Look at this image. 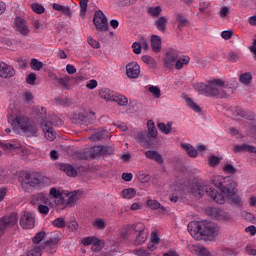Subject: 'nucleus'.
Returning a JSON list of instances; mask_svg holds the SVG:
<instances>
[{
    "mask_svg": "<svg viewBox=\"0 0 256 256\" xmlns=\"http://www.w3.org/2000/svg\"><path fill=\"white\" fill-rule=\"evenodd\" d=\"M32 205H50L51 200L49 199V195L45 192H39L34 194L31 199Z\"/></svg>",
    "mask_w": 256,
    "mask_h": 256,
    "instance_id": "f3484780",
    "label": "nucleus"
},
{
    "mask_svg": "<svg viewBox=\"0 0 256 256\" xmlns=\"http://www.w3.org/2000/svg\"><path fill=\"white\" fill-rule=\"evenodd\" d=\"M50 195L54 197L57 200V204L61 203V198H63V194H61V191L57 190L56 188L50 189Z\"/></svg>",
    "mask_w": 256,
    "mask_h": 256,
    "instance_id": "09e8293b",
    "label": "nucleus"
},
{
    "mask_svg": "<svg viewBox=\"0 0 256 256\" xmlns=\"http://www.w3.org/2000/svg\"><path fill=\"white\" fill-rule=\"evenodd\" d=\"M148 91H150L154 97V99H160L161 98V89L157 86H150L148 88Z\"/></svg>",
    "mask_w": 256,
    "mask_h": 256,
    "instance_id": "de8ad7c7",
    "label": "nucleus"
},
{
    "mask_svg": "<svg viewBox=\"0 0 256 256\" xmlns=\"http://www.w3.org/2000/svg\"><path fill=\"white\" fill-rule=\"evenodd\" d=\"M178 59H179V51L173 48L169 49L166 52V55L164 57V67H166V69H173Z\"/></svg>",
    "mask_w": 256,
    "mask_h": 256,
    "instance_id": "9d476101",
    "label": "nucleus"
},
{
    "mask_svg": "<svg viewBox=\"0 0 256 256\" xmlns=\"http://www.w3.org/2000/svg\"><path fill=\"white\" fill-rule=\"evenodd\" d=\"M93 23L97 31H109V22L107 21V16H105L103 11L98 10L95 12L93 17Z\"/></svg>",
    "mask_w": 256,
    "mask_h": 256,
    "instance_id": "0eeeda50",
    "label": "nucleus"
},
{
    "mask_svg": "<svg viewBox=\"0 0 256 256\" xmlns=\"http://www.w3.org/2000/svg\"><path fill=\"white\" fill-rule=\"evenodd\" d=\"M7 119L12 130L18 135H25L26 137L36 135L37 126H35V123H33L31 119H29V117L18 108L9 107Z\"/></svg>",
    "mask_w": 256,
    "mask_h": 256,
    "instance_id": "f03ea898",
    "label": "nucleus"
},
{
    "mask_svg": "<svg viewBox=\"0 0 256 256\" xmlns=\"http://www.w3.org/2000/svg\"><path fill=\"white\" fill-rule=\"evenodd\" d=\"M92 227L94 229H99L100 231H103V229L107 227V223H105V219L97 218L92 222Z\"/></svg>",
    "mask_w": 256,
    "mask_h": 256,
    "instance_id": "e433bc0d",
    "label": "nucleus"
},
{
    "mask_svg": "<svg viewBox=\"0 0 256 256\" xmlns=\"http://www.w3.org/2000/svg\"><path fill=\"white\" fill-rule=\"evenodd\" d=\"M34 112L36 113L38 119H40L41 123L47 121V108L43 106H36L34 107Z\"/></svg>",
    "mask_w": 256,
    "mask_h": 256,
    "instance_id": "bb28decb",
    "label": "nucleus"
},
{
    "mask_svg": "<svg viewBox=\"0 0 256 256\" xmlns=\"http://www.w3.org/2000/svg\"><path fill=\"white\" fill-rule=\"evenodd\" d=\"M167 23V18L165 16H160L154 22V25L156 26L158 31H160L161 33H165V31H167Z\"/></svg>",
    "mask_w": 256,
    "mask_h": 256,
    "instance_id": "393cba45",
    "label": "nucleus"
},
{
    "mask_svg": "<svg viewBox=\"0 0 256 256\" xmlns=\"http://www.w3.org/2000/svg\"><path fill=\"white\" fill-rule=\"evenodd\" d=\"M224 171L226 172V173H231V174H233V173H236V169H235V167L233 166V165H231V164H226L225 166H224Z\"/></svg>",
    "mask_w": 256,
    "mask_h": 256,
    "instance_id": "338daca9",
    "label": "nucleus"
},
{
    "mask_svg": "<svg viewBox=\"0 0 256 256\" xmlns=\"http://www.w3.org/2000/svg\"><path fill=\"white\" fill-rule=\"evenodd\" d=\"M137 195V190L134 188H126L122 190L123 199H133Z\"/></svg>",
    "mask_w": 256,
    "mask_h": 256,
    "instance_id": "58836bf2",
    "label": "nucleus"
},
{
    "mask_svg": "<svg viewBox=\"0 0 256 256\" xmlns=\"http://www.w3.org/2000/svg\"><path fill=\"white\" fill-rule=\"evenodd\" d=\"M211 181L215 187L220 189L221 193L201 183H197L192 188V193H197L199 197H203V195L207 193L209 197L213 199V201L218 203V205L225 204V197L230 199L234 205H241V198L237 195V183L233 179L216 175L212 177Z\"/></svg>",
    "mask_w": 256,
    "mask_h": 256,
    "instance_id": "f257e3e1",
    "label": "nucleus"
},
{
    "mask_svg": "<svg viewBox=\"0 0 256 256\" xmlns=\"http://www.w3.org/2000/svg\"><path fill=\"white\" fill-rule=\"evenodd\" d=\"M59 246V237L54 236L46 241L45 249L48 253H55L57 251V247Z\"/></svg>",
    "mask_w": 256,
    "mask_h": 256,
    "instance_id": "5701e85b",
    "label": "nucleus"
},
{
    "mask_svg": "<svg viewBox=\"0 0 256 256\" xmlns=\"http://www.w3.org/2000/svg\"><path fill=\"white\" fill-rule=\"evenodd\" d=\"M36 80L37 75L35 73H30L26 78V83H28V85H35Z\"/></svg>",
    "mask_w": 256,
    "mask_h": 256,
    "instance_id": "13d9d810",
    "label": "nucleus"
},
{
    "mask_svg": "<svg viewBox=\"0 0 256 256\" xmlns=\"http://www.w3.org/2000/svg\"><path fill=\"white\" fill-rule=\"evenodd\" d=\"M221 159L215 155H212L208 158V165L210 167H215L216 165H219Z\"/></svg>",
    "mask_w": 256,
    "mask_h": 256,
    "instance_id": "5fc2aeb1",
    "label": "nucleus"
},
{
    "mask_svg": "<svg viewBox=\"0 0 256 256\" xmlns=\"http://www.w3.org/2000/svg\"><path fill=\"white\" fill-rule=\"evenodd\" d=\"M222 39H225V41H228V39H231L233 37V31L231 30H224L221 32Z\"/></svg>",
    "mask_w": 256,
    "mask_h": 256,
    "instance_id": "e2e57ef3",
    "label": "nucleus"
},
{
    "mask_svg": "<svg viewBox=\"0 0 256 256\" xmlns=\"http://www.w3.org/2000/svg\"><path fill=\"white\" fill-rule=\"evenodd\" d=\"M142 61H143V63L148 65V67H150V69H155V67H157V61L155 60V58H153L149 55L142 56Z\"/></svg>",
    "mask_w": 256,
    "mask_h": 256,
    "instance_id": "c9c22d12",
    "label": "nucleus"
},
{
    "mask_svg": "<svg viewBox=\"0 0 256 256\" xmlns=\"http://www.w3.org/2000/svg\"><path fill=\"white\" fill-rule=\"evenodd\" d=\"M223 87H225V82L221 79L211 80L208 84L203 82L194 84L195 91H198L199 95H205V97H223L225 95Z\"/></svg>",
    "mask_w": 256,
    "mask_h": 256,
    "instance_id": "20e7f679",
    "label": "nucleus"
},
{
    "mask_svg": "<svg viewBox=\"0 0 256 256\" xmlns=\"http://www.w3.org/2000/svg\"><path fill=\"white\" fill-rule=\"evenodd\" d=\"M147 126H148V135H150V137L155 139L158 135V132H157V128L155 127V123L153 122V120H149L147 122Z\"/></svg>",
    "mask_w": 256,
    "mask_h": 256,
    "instance_id": "ea45409f",
    "label": "nucleus"
},
{
    "mask_svg": "<svg viewBox=\"0 0 256 256\" xmlns=\"http://www.w3.org/2000/svg\"><path fill=\"white\" fill-rule=\"evenodd\" d=\"M234 153H256V147L248 144L235 145L233 148Z\"/></svg>",
    "mask_w": 256,
    "mask_h": 256,
    "instance_id": "b1692460",
    "label": "nucleus"
},
{
    "mask_svg": "<svg viewBox=\"0 0 256 256\" xmlns=\"http://www.w3.org/2000/svg\"><path fill=\"white\" fill-rule=\"evenodd\" d=\"M132 49H133V53H135V55H141V43L139 42H134L132 44Z\"/></svg>",
    "mask_w": 256,
    "mask_h": 256,
    "instance_id": "680f3d73",
    "label": "nucleus"
},
{
    "mask_svg": "<svg viewBox=\"0 0 256 256\" xmlns=\"http://www.w3.org/2000/svg\"><path fill=\"white\" fill-rule=\"evenodd\" d=\"M147 207H149V209H152V211H157V209H160L161 211H167V208H165V206L161 205V203H159V201L157 200H147L146 202Z\"/></svg>",
    "mask_w": 256,
    "mask_h": 256,
    "instance_id": "c85d7f7f",
    "label": "nucleus"
},
{
    "mask_svg": "<svg viewBox=\"0 0 256 256\" xmlns=\"http://www.w3.org/2000/svg\"><path fill=\"white\" fill-rule=\"evenodd\" d=\"M177 23H178V29H183V27H185V25H187V20L182 15H179L177 17Z\"/></svg>",
    "mask_w": 256,
    "mask_h": 256,
    "instance_id": "4d7b16f0",
    "label": "nucleus"
},
{
    "mask_svg": "<svg viewBox=\"0 0 256 256\" xmlns=\"http://www.w3.org/2000/svg\"><path fill=\"white\" fill-rule=\"evenodd\" d=\"M134 255H137V256H150L151 253H149V251L143 249V248H139V249H136L134 250Z\"/></svg>",
    "mask_w": 256,
    "mask_h": 256,
    "instance_id": "bf43d9fd",
    "label": "nucleus"
},
{
    "mask_svg": "<svg viewBox=\"0 0 256 256\" xmlns=\"http://www.w3.org/2000/svg\"><path fill=\"white\" fill-rule=\"evenodd\" d=\"M151 47L154 53H159L161 51V37L157 35H152L151 37Z\"/></svg>",
    "mask_w": 256,
    "mask_h": 256,
    "instance_id": "cd10ccee",
    "label": "nucleus"
},
{
    "mask_svg": "<svg viewBox=\"0 0 256 256\" xmlns=\"http://www.w3.org/2000/svg\"><path fill=\"white\" fill-rule=\"evenodd\" d=\"M172 125L173 124L171 122H169L167 125H165V123H158V129H160V131L165 135H169L173 129Z\"/></svg>",
    "mask_w": 256,
    "mask_h": 256,
    "instance_id": "37998d69",
    "label": "nucleus"
},
{
    "mask_svg": "<svg viewBox=\"0 0 256 256\" xmlns=\"http://www.w3.org/2000/svg\"><path fill=\"white\" fill-rule=\"evenodd\" d=\"M60 169L64 171L68 177H77V170L69 164H62Z\"/></svg>",
    "mask_w": 256,
    "mask_h": 256,
    "instance_id": "2f4dec72",
    "label": "nucleus"
},
{
    "mask_svg": "<svg viewBox=\"0 0 256 256\" xmlns=\"http://www.w3.org/2000/svg\"><path fill=\"white\" fill-rule=\"evenodd\" d=\"M188 231L193 239H214L219 235V226L209 221H192L188 224Z\"/></svg>",
    "mask_w": 256,
    "mask_h": 256,
    "instance_id": "7ed1b4c3",
    "label": "nucleus"
},
{
    "mask_svg": "<svg viewBox=\"0 0 256 256\" xmlns=\"http://www.w3.org/2000/svg\"><path fill=\"white\" fill-rule=\"evenodd\" d=\"M38 211H39V213H41V215H49V208H48L47 204L38 205Z\"/></svg>",
    "mask_w": 256,
    "mask_h": 256,
    "instance_id": "052dcab7",
    "label": "nucleus"
},
{
    "mask_svg": "<svg viewBox=\"0 0 256 256\" xmlns=\"http://www.w3.org/2000/svg\"><path fill=\"white\" fill-rule=\"evenodd\" d=\"M100 97L105 99V101H114L115 95L109 89H103L100 91Z\"/></svg>",
    "mask_w": 256,
    "mask_h": 256,
    "instance_id": "f704fd0d",
    "label": "nucleus"
},
{
    "mask_svg": "<svg viewBox=\"0 0 256 256\" xmlns=\"http://www.w3.org/2000/svg\"><path fill=\"white\" fill-rule=\"evenodd\" d=\"M42 131L44 132L45 138L48 141H55L57 138V132L53 129V122L44 121L41 122Z\"/></svg>",
    "mask_w": 256,
    "mask_h": 256,
    "instance_id": "ddd939ff",
    "label": "nucleus"
},
{
    "mask_svg": "<svg viewBox=\"0 0 256 256\" xmlns=\"http://www.w3.org/2000/svg\"><path fill=\"white\" fill-rule=\"evenodd\" d=\"M17 224V214L12 213L8 216H3L0 219V237L5 233V230L8 227H13V225Z\"/></svg>",
    "mask_w": 256,
    "mask_h": 256,
    "instance_id": "1a4fd4ad",
    "label": "nucleus"
},
{
    "mask_svg": "<svg viewBox=\"0 0 256 256\" xmlns=\"http://www.w3.org/2000/svg\"><path fill=\"white\" fill-rule=\"evenodd\" d=\"M146 159H150V161H155L158 165H163V156L155 151V150H148L144 153Z\"/></svg>",
    "mask_w": 256,
    "mask_h": 256,
    "instance_id": "6ab92c4d",
    "label": "nucleus"
},
{
    "mask_svg": "<svg viewBox=\"0 0 256 256\" xmlns=\"http://www.w3.org/2000/svg\"><path fill=\"white\" fill-rule=\"evenodd\" d=\"M43 239H45V232L40 231L32 238V241L34 245H39Z\"/></svg>",
    "mask_w": 256,
    "mask_h": 256,
    "instance_id": "603ef678",
    "label": "nucleus"
},
{
    "mask_svg": "<svg viewBox=\"0 0 256 256\" xmlns=\"http://www.w3.org/2000/svg\"><path fill=\"white\" fill-rule=\"evenodd\" d=\"M97 85H99V84L97 83V80L92 79V80L89 81L88 84H86V87H87V89L93 90V89H97Z\"/></svg>",
    "mask_w": 256,
    "mask_h": 256,
    "instance_id": "774afa93",
    "label": "nucleus"
},
{
    "mask_svg": "<svg viewBox=\"0 0 256 256\" xmlns=\"http://www.w3.org/2000/svg\"><path fill=\"white\" fill-rule=\"evenodd\" d=\"M137 230V224L126 225L120 230V237L123 241H133V235Z\"/></svg>",
    "mask_w": 256,
    "mask_h": 256,
    "instance_id": "2eb2a0df",
    "label": "nucleus"
},
{
    "mask_svg": "<svg viewBox=\"0 0 256 256\" xmlns=\"http://www.w3.org/2000/svg\"><path fill=\"white\" fill-rule=\"evenodd\" d=\"M207 215H210L213 219H217V221H229L231 216L229 213L215 207H210L206 210Z\"/></svg>",
    "mask_w": 256,
    "mask_h": 256,
    "instance_id": "f8f14e48",
    "label": "nucleus"
},
{
    "mask_svg": "<svg viewBox=\"0 0 256 256\" xmlns=\"http://www.w3.org/2000/svg\"><path fill=\"white\" fill-rule=\"evenodd\" d=\"M20 225L22 229H33L35 227V216L25 211L20 218Z\"/></svg>",
    "mask_w": 256,
    "mask_h": 256,
    "instance_id": "4468645a",
    "label": "nucleus"
},
{
    "mask_svg": "<svg viewBox=\"0 0 256 256\" xmlns=\"http://www.w3.org/2000/svg\"><path fill=\"white\" fill-rule=\"evenodd\" d=\"M252 79H253V76L250 74V72H245L241 74L239 77V81L240 83H242V85H249Z\"/></svg>",
    "mask_w": 256,
    "mask_h": 256,
    "instance_id": "79ce46f5",
    "label": "nucleus"
},
{
    "mask_svg": "<svg viewBox=\"0 0 256 256\" xmlns=\"http://www.w3.org/2000/svg\"><path fill=\"white\" fill-rule=\"evenodd\" d=\"M109 153H111V148L109 147L94 146L88 151L83 152L82 159H86V161H89L90 159H97V157H101V155H109Z\"/></svg>",
    "mask_w": 256,
    "mask_h": 256,
    "instance_id": "423d86ee",
    "label": "nucleus"
},
{
    "mask_svg": "<svg viewBox=\"0 0 256 256\" xmlns=\"http://www.w3.org/2000/svg\"><path fill=\"white\" fill-rule=\"evenodd\" d=\"M52 8L54 11H61L62 15H65L66 17H71V8H69V6L54 3Z\"/></svg>",
    "mask_w": 256,
    "mask_h": 256,
    "instance_id": "c756f323",
    "label": "nucleus"
},
{
    "mask_svg": "<svg viewBox=\"0 0 256 256\" xmlns=\"http://www.w3.org/2000/svg\"><path fill=\"white\" fill-rule=\"evenodd\" d=\"M147 13L153 18H157L159 17V15H161V13H163V9L161 8V6H151L147 8Z\"/></svg>",
    "mask_w": 256,
    "mask_h": 256,
    "instance_id": "72a5a7b5",
    "label": "nucleus"
},
{
    "mask_svg": "<svg viewBox=\"0 0 256 256\" xmlns=\"http://www.w3.org/2000/svg\"><path fill=\"white\" fill-rule=\"evenodd\" d=\"M31 9L32 11H34V13H37L38 15L45 13V7H43V5L41 4L34 3L31 5Z\"/></svg>",
    "mask_w": 256,
    "mask_h": 256,
    "instance_id": "864d4df0",
    "label": "nucleus"
},
{
    "mask_svg": "<svg viewBox=\"0 0 256 256\" xmlns=\"http://www.w3.org/2000/svg\"><path fill=\"white\" fill-rule=\"evenodd\" d=\"M19 182L22 189H29V187L43 189L47 185V177L39 172H25L19 176Z\"/></svg>",
    "mask_w": 256,
    "mask_h": 256,
    "instance_id": "39448f33",
    "label": "nucleus"
},
{
    "mask_svg": "<svg viewBox=\"0 0 256 256\" xmlns=\"http://www.w3.org/2000/svg\"><path fill=\"white\" fill-rule=\"evenodd\" d=\"M15 25L16 30H18L21 33V35H29V27L27 26V22H25L24 19H22L21 17H17L15 19Z\"/></svg>",
    "mask_w": 256,
    "mask_h": 256,
    "instance_id": "aec40b11",
    "label": "nucleus"
},
{
    "mask_svg": "<svg viewBox=\"0 0 256 256\" xmlns=\"http://www.w3.org/2000/svg\"><path fill=\"white\" fill-rule=\"evenodd\" d=\"M78 199H79V195H78L77 191H74V192L68 194L67 199H65V197L60 198L59 205H75V203H77Z\"/></svg>",
    "mask_w": 256,
    "mask_h": 256,
    "instance_id": "4be33fe9",
    "label": "nucleus"
},
{
    "mask_svg": "<svg viewBox=\"0 0 256 256\" xmlns=\"http://www.w3.org/2000/svg\"><path fill=\"white\" fill-rule=\"evenodd\" d=\"M233 119L241 121V119H253V115L237 106L233 114Z\"/></svg>",
    "mask_w": 256,
    "mask_h": 256,
    "instance_id": "412c9836",
    "label": "nucleus"
},
{
    "mask_svg": "<svg viewBox=\"0 0 256 256\" xmlns=\"http://www.w3.org/2000/svg\"><path fill=\"white\" fill-rule=\"evenodd\" d=\"M126 75L129 79H138L139 75H141V66L137 62L127 64Z\"/></svg>",
    "mask_w": 256,
    "mask_h": 256,
    "instance_id": "dca6fc26",
    "label": "nucleus"
},
{
    "mask_svg": "<svg viewBox=\"0 0 256 256\" xmlns=\"http://www.w3.org/2000/svg\"><path fill=\"white\" fill-rule=\"evenodd\" d=\"M52 225L57 227V229H63L67 225V222H65V218L59 217L52 222Z\"/></svg>",
    "mask_w": 256,
    "mask_h": 256,
    "instance_id": "49530a36",
    "label": "nucleus"
},
{
    "mask_svg": "<svg viewBox=\"0 0 256 256\" xmlns=\"http://www.w3.org/2000/svg\"><path fill=\"white\" fill-rule=\"evenodd\" d=\"M189 61H191V58L189 56H182L178 58L175 64V69L180 71V69H183L185 65H189Z\"/></svg>",
    "mask_w": 256,
    "mask_h": 256,
    "instance_id": "473e14b6",
    "label": "nucleus"
},
{
    "mask_svg": "<svg viewBox=\"0 0 256 256\" xmlns=\"http://www.w3.org/2000/svg\"><path fill=\"white\" fill-rule=\"evenodd\" d=\"M93 117H95V112H89V113L79 112L78 114L75 113L73 115V121L76 124L90 125V123H93Z\"/></svg>",
    "mask_w": 256,
    "mask_h": 256,
    "instance_id": "9b49d317",
    "label": "nucleus"
},
{
    "mask_svg": "<svg viewBox=\"0 0 256 256\" xmlns=\"http://www.w3.org/2000/svg\"><path fill=\"white\" fill-rule=\"evenodd\" d=\"M82 245L84 246H89V245H99V240L97 239V237L95 236H88L86 238H83L82 241H81Z\"/></svg>",
    "mask_w": 256,
    "mask_h": 256,
    "instance_id": "4c0bfd02",
    "label": "nucleus"
},
{
    "mask_svg": "<svg viewBox=\"0 0 256 256\" xmlns=\"http://www.w3.org/2000/svg\"><path fill=\"white\" fill-rule=\"evenodd\" d=\"M80 13H87V4L89 3V0H80Z\"/></svg>",
    "mask_w": 256,
    "mask_h": 256,
    "instance_id": "0e129e2a",
    "label": "nucleus"
},
{
    "mask_svg": "<svg viewBox=\"0 0 256 256\" xmlns=\"http://www.w3.org/2000/svg\"><path fill=\"white\" fill-rule=\"evenodd\" d=\"M196 253H198L199 256H209V249L205 248V247H197L195 249Z\"/></svg>",
    "mask_w": 256,
    "mask_h": 256,
    "instance_id": "6e6d98bb",
    "label": "nucleus"
},
{
    "mask_svg": "<svg viewBox=\"0 0 256 256\" xmlns=\"http://www.w3.org/2000/svg\"><path fill=\"white\" fill-rule=\"evenodd\" d=\"M180 146L182 147L183 150H185V153H187V155L190 156L192 159H195L199 154L197 152V149H195V147H193V145L189 143H181Z\"/></svg>",
    "mask_w": 256,
    "mask_h": 256,
    "instance_id": "a878e982",
    "label": "nucleus"
},
{
    "mask_svg": "<svg viewBox=\"0 0 256 256\" xmlns=\"http://www.w3.org/2000/svg\"><path fill=\"white\" fill-rule=\"evenodd\" d=\"M151 243H154V245H159V234L157 232H152L150 237Z\"/></svg>",
    "mask_w": 256,
    "mask_h": 256,
    "instance_id": "69168bd1",
    "label": "nucleus"
},
{
    "mask_svg": "<svg viewBox=\"0 0 256 256\" xmlns=\"http://www.w3.org/2000/svg\"><path fill=\"white\" fill-rule=\"evenodd\" d=\"M30 65L34 71H41L43 69V63L35 58L31 60Z\"/></svg>",
    "mask_w": 256,
    "mask_h": 256,
    "instance_id": "3c124183",
    "label": "nucleus"
},
{
    "mask_svg": "<svg viewBox=\"0 0 256 256\" xmlns=\"http://www.w3.org/2000/svg\"><path fill=\"white\" fill-rule=\"evenodd\" d=\"M107 137V131L96 132L92 136H90L91 141H101V139H105Z\"/></svg>",
    "mask_w": 256,
    "mask_h": 256,
    "instance_id": "a18cd8bd",
    "label": "nucleus"
},
{
    "mask_svg": "<svg viewBox=\"0 0 256 256\" xmlns=\"http://www.w3.org/2000/svg\"><path fill=\"white\" fill-rule=\"evenodd\" d=\"M58 85H61V87H64L65 89H69V76H66L64 78H55Z\"/></svg>",
    "mask_w": 256,
    "mask_h": 256,
    "instance_id": "8fccbe9b",
    "label": "nucleus"
},
{
    "mask_svg": "<svg viewBox=\"0 0 256 256\" xmlns=\"http://www.w3.org/2000/svg\"><path fill=\"white\" fill-rule=\"evenodd\" d=\"M136 141L141 147H147V145H149V135L145 132H140L136 136Z\"/></svg>",
    "mask_w": 256,
    "mask_h": 256,
    "instance_id": "7c9ffc66",
    "label": "nucleus"
},
{
    "mask_svg": "<svg viewBox=\"0 0 256 256\" xmlns=\"http://www.w3.org/2000/svg\"><path fill=\"white\" fill-rule=\"evenodd\" d=\"M185 102L188 105V107L190 109H192V111H195V113H201V107H199V105H197L193 99L186 97L185 98Z\"/></svg>",
    "mask_w": 256,
    "mask_h": 256,
    "instance_id": "a19ab883",
    "label": "nucleus"
},
{
    "mask_svg": "<svg viewBox=\"0 0 256 256\" xmlns=\"http://www.w3.org/2000/svg\"><path fill=\"white\" fill-rule=\"evenodd\" d=\"M113 101H115V103H118V105H121L122 107H125L129 103V100L124 95H114Z\"/></svg>",
    "mask_w": 256,
    "mask_h": 256,
    "instance_id": "c03bdc74",
    "label": "nucleus"
},
{
    "mask_svg": "<svg viewBox=\"0 0 256 256\" xmlns=\"http://www.w3.org/2000/svg\"><path fill=\"white\" fill-rule=\"evenodd\" d=\"M135 245H143L145 241H147V237H149V232L145 229V225L143 223H137L136 231L134 232Z\"/></svg>",
    "mask_w": 256,
    "mask_h": 256,
    "instance_id": "6e6552de",
    "label": "nucleus"
},
{
    "mask_svg": "<svg viewBox=\"0 0 256 256\" xmlns=\"http://www.w3.org/2000/svg\"><path fill=\"white\" fill-rule=\"evenodd\" d=\"M15 75V69L5 62H0V77L7 79Z\"/></svg>",
    "mask_w": 256,
    "mask_h": 256,
    "instance_id": "a211bd4d",
    "label": "nucleus"
}]
</instances>
